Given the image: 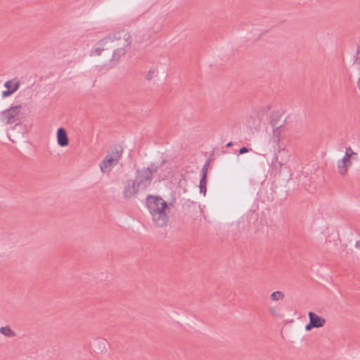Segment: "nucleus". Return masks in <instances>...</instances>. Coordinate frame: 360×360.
<instances>
[{
    "mask_svg": "<svg viewBox=\"0 0 360 360\" xmlns=\"http://www.w3.org/2000/svg\"><path fill=\"white\" fill-rule=\"evenodd\" d=\"M131 45V36L125 30H120L104 37L99 40L91 51V56H99L104 50L114 48L111 61L116 63L129 50Z\"/></svg>",
    "mask_w": 360,
    "mask_h": 360,
    "instance_id": "1",
    "label": "nucleus"
},
{
    "mask_svg": "<svg viewBox=\"0 0 360 360\" xmlns=\"http://www.w3.org/2000/svg\"><path fill=\"white\" fill-rule=\"evenodd\" d=\"M146 205L153 224L158 227L166 226L170 212L167 202L160 197L150 195L146 198Z\"/></svg>",
    "mask_w": 360,
    "mask_h": 360,
    "instance_id": "2",
    "label": "nucleus"
},
{
    "mask_svg": "<svg viewBox=\"0 0 360 360\" xmlns=\"http://www.w3.org/2000/svg\"><path fill=\"white\" fill-rule=\"evenodd\" d=\"M156 172L157 167L153 165L149 167L136 170L134 180L142 191H145L151 184L153 173Z\"/></svg>",
    "mask_w": 360,
    "mask_h": 360,
    "instance_id": "3",
    "label": "nucleus"
},
{
    "mask_svg": "<svg viewBox=\"0 0 360 360\" xmlns=\"http://www.w3.org/2000/svg\"><path fill=\"white\" fill-rule=\"evenodd\" d=\"M123 150L121 147H116L111 153L108 154L100 163V169L103 173L110 172L112 167L116 165L122 154Z\"/></svg>",
    "mask_w": 360,
    "mask_h": 360,
    "instance_id": "4",
    "label": "nucleus"
},
{
    "mask_svg": "<svg viewBox=\"0 0 360 360\" xmlns=\"http://www.w3.org/2000/svg\"><path fill=\"white\" fill-rule=\"evenodd\" d=\"M20 109L21 105H17L2 111L0 114L1 122L8 124L17 121L19 118Z\"/></svg>",
    "mask_w": 360,
    "mask_h": 360,
    "instance_id": "5",
    "label": "nucleus"
},
{
    "mask_svg": "<svg viewBox=\"0 0 360 360\" xmlns=\"http://www.w3.org/2000/svg\"><path fill=\"white\" fill-rule=\"evenodd\" d=\"M141 191V188L138 186V184L134 179H129L124 184L123 189V196L125 198H133Z\"/></svg>",
    "mask_w": 360,
    "mask_h": 360,
    "instance_id": "6",
    "label": "nucleus"
},
{
    "mask_svg": "<svg viewBox=\"0 0 360 360\" xmlns=\"http://www.w3.org/2000/svg\"><path fill=\"white\" fill-rule=\"evenodd\" d=\"M352 164L351 160H347L346 158H342L338 161V172L342 176H346L348 169L352 166Z\"/></svg>",
    "mask_w": 360,
    "mask_h": 360,
    "instance_id": "7",
    "label": "nucleus"
},
{
    "mask_svg": "<svg viewBox=\"0 0 360 360\" xmlns=\"http://www.w3.org/2000/svg\"><path fill=\"white\" fill-rule=\"evenodd\" d=\"M57 143L60 147L67 146L69 143L66 131L63 127H60L57 130Z\"/></svg>",
    "mask_w": 360,
    "mask_h": 360,
    "instance_id": "8",
    "label": "nucleus"
},
{
    "mask_svg": "<svg viewBox=\"0 0 360 360\" xmlns=\"http://www.w3.org/2000/svg\"><path fill=\"white\" fill-rule=\"evenodd\" d=\"M309 321L315 328H321L326 323V319L318 316L314 312L310 311L308 314Z\"/></svg>",
    "mask_w": 360,
    "mask_h": 360,
    "instance_id": "9",
    "label": "nucleus"
},
{
    "mask_svg": "<svg viewBox=\"0 0 360 360\" xmlns=\"http://www.w3.org/2000/svg\"><path fill=\"white\" fill-rule=\"evenodd\" d=\"M0 333L8 338H13L15 333L8 326L0 328Z\"/></svg>",
    "mask_w": 360,
    "mask_h": 360,
    "instance_id": "10",
    "label": "nucleus"
},
{
    "mask_svg": "<svg viewBox=\"0 0 360 360\" xmlns=\"http://www.w3.org/2000/svg\"><path fill=\"white\" fill-rule=\"evenodd\" d=\"M20 85V81H17L16 84H14L13 88L12 89H11V90L7 89L6 91H2V94H1L2 97L6 98V97H8L11 95H12L14 92H15L18 89Z\"/></svg>",
    "mask_w": 360,
    "mask_h": 360,
    "instance_id": "11",
    "label": "nucleus"
},
{
    "mask_svg": "<svg viewBox=\"0 0 360 360\" xmlns=\"http://www.w3.org/2000/svg\"><path fill=\"white\" fill-rule=\"evenodd\" d=\"M282 124L276 127H274V130H273V139H274V141H276V142H278L280 141V135H281V127H282Z\"/></svg>",
    "mask_w": 360,
    "mask_h": 360,
    "instance_id": "12",
    "label": "nucleus"
},
{
    "mask_svg": "<svg viewBox=\"0 0 360 360\" xmlns=\"http://www.w3.org/2000/svg\"><path fill=\"white\" fill-rule=\"evenodd\" d=\"M356 155H357V153H355L350 147H347L345 150L343 158H346L347 160H350L351 158L354 159Z\"/></svg>",
    "mask_w": 360,
    "mask_h": 360,
    "instance_id": "13",
    "label": "nucleus"
},
{
    "mask_svg": "<svg viewBox=\"0 0 360 360\" xmlns=\"http://www.w3.org/2000/svg\"><path fill=\"white\" fill-rule=\"evenodd\" d=\"M158 75V70L156 68H151L146 74L145 79L148 81L150 80L153 77Z\"/></svg>",
    "mask_w": 360,
    "mask_h": 360,
    "instance_id": "14",
    "label": "nucleus"
},
{
    "mask_svg": "<svg viewBox=\"0 0 360 360\" xmlns=\"http://www.w3.org/2000/svg\"><path fill=\"white\" fill-rule=\"evenodd\" d=\"M206 185L207 178H201L199 185L200 193H202L204 196L205 195L207 191Z\"/></svg>",
    "mask_w": 360,
    "mask_h": 360,
    "instance_id": "15",
    "label": "nucleus"
},
{
    "mask_svg": "<svg viewBox=\"0 0 360 360\" xmlns=\"http://www.w3.org/2000/svg\"><path fill=\"white\" fill-rule=\"evenodd\" d=\"M284 297L283 292L281 291H276L271 294V300L272 301H278Z\"/></svg>",
    "mask_w": 360,
    "mask_h": 360,
    "instance_id": "16",
    "label": "nucleus"
},
{
    "mask_svg": "<svg viewBox=\"0 0 360 360\" xmlns=\"http://www.w3.org/2000/svg\"><path fill=\"white\" fill-rule=\"evenodd\" d=\"M17 81H18L17 79L8 80L5 82L4 86L7 88L8 90H11L13 88V85L16 84Z\"/></svg>",
    "mask_w": 360,
    "mask_h": 360,
    "instance_id": "17",
    "label": "nucleus"
},
{
    "mask_svg": "<svg viewBox=\"0 0 360 360\" xmlns=\"http://www.w3.org/2000/svg\"><path fill=\"white\" fill-rule=\"evenodd\" d=\"M209 162H207L202 168V177L207 178V170H208Z\"/></svg>",
    "mask_w": 360,
    "mask_h": 360,
    "instance_id": "18",
    "label": "nucleus"
},
{
    "mask_svg": "<svg viewBox=\"0 0 360 360\" xmlns=\"http://www.w3.org/2000/svg\"><path fill=\"white\" fill-rule=\"evenodd\" d=\"M279 120V116L278 115H276V116H274L271 117V124L272 126V127H278V121Z\"/></svg>",
    "mask_w": 360,
    "mask_h": 360,
    "instance_id": "19",
    "label": "nucleus"
},
{
    "mask_svg": "<svg viewBox=\"0 0 360 360\" xmlns=\"http://www.w3.org/2000/svg\"><path fill=\"white\" fill-rule=\"evenodd\" d=\"M250 150H251V148H248L247 147H242L239 150V154L242 155L249 152Z\"/></svg>",
    "mask_w": 360,
    "mask_h": 360,
    "instance_id": "20",
    "label": "nucleus"
},
{
    "mask_svg": "<svg viewBox=\"0 0 360 360\" xmlns=\"http://www.w3.org/2000/svg\"><path fill=\"white\" fill-rule=\"evenodd\" d=\"M315 328L312 324H311V322L309 321V323H307L305 326V330L307 331L310 330L311 328Z\"/></svg>",
    "mask_w": 360,
    "mask_h": 360,
    "instance_id": "21",
    "label": "nucleus"
},
{
    "mask_svg": "<svg viewBox=\"0 0 360 360\" xmlns=\"http://www.w3.org/2000/svg\"><path fill=\"white\" fill-rule=\"evenodd\" d=\"M355 246L356 248L360 249V240L356 242Z\"/></svg>",
    "mask_w": 360,
    "mask_h": 360,
    "instance_id": "22",
    "label": "nucleus"
},
{
    "mask_svg": "<svg viewBox=\"0 0 360 360\" xmlns=\"http://www.w3.org/2000/svg\"><path fill=\"white\" fill-rule=\"evenodd\" d=\"M357 87L360 91V77L359 78V79L357 81Z\"/></svg>",
    "mask_w": 360,
    "mask_h": 360,
    "instance_id": "23",
    "label": "nucleus"
},
{
    "mask_svg": "<svg viewBox=\"0 0 360 360\" xmlns=\"http://www.w3.org/2000/svg\"><path fill=\"white\" fill-rule=\"evenodd\" d=\"M232 142H229L227 144H226V147H230L232 146Z\"/></svg>",
    "mask_w": 360,
    "mask_h": 360,
    "instance_id": "24",
    "label": "nucleus"
},
{
    "mask_svg": "<svg viewBox=\"0 0 360 360\" xmlns=\"http://www.w3.org/2000/svg\"><path fill=\"white\" fill-rule=\"evenodd\" d=\"M270 311H271V313L272 314H274V313H275V311H274V309H270Z\"/></svg>",
    "mask_w": 360,
    "mask_h": 360,
    "instance_id": "25",
    "label": "nucleus"
},
{
    "mask_svg": "<svg viewBox=\"0 0 360 360\" xmlns=\"http://www.w3.org/2000/svg\"><path fill=\"white\" fill-rule=\"evenodd\" d=\"M278 163H279V165H280V167H281V166L283 165V162H279Z\"/></svg>",
    "mask_w": 360,
    "mask_h": 360,
    "instance_id": "26",
    "label": "nucleus"
},
{
    "mask_svg": "<svg viewBox=\"0 0 360 360\" xmlns=\"http://www.w3.org/2000/svg\"><path fill=\"white\" fill-rule=\"evenodd\" d=\"M285 151V149L281 150L279 152Z\"/></svg>",
    "mask_w": 360,
    "mask_h": 360,
    "instance_id": "27",
    "label": "nucleus"
}]
</instances>
